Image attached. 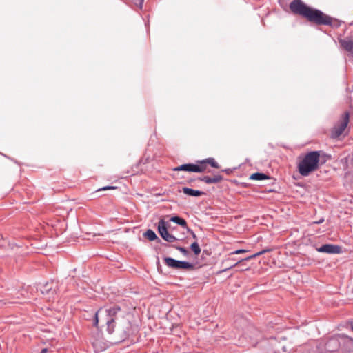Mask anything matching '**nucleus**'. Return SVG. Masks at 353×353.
Here are the masks:
<instances>
[{
    "mask_svg": "<svg viewBox=\"0 0 353 353\" xmlns=\"http://www.w3.org/2000/svg\"><path fill=\"white\" fill-rule=\"evenodd\" d=\"M121 316V311L118 306H113L110 309H100L95 314L94 325L98 327L99 323L101 322V326H107L108 331L110 334L114 332H125L123 328L121 327L117 323V321L119 320Z\"/></svg>",
    "mask_w": 353,
    "mask_h": 353,
    "instance_id": "f257e3e1",
    "label": "nucleus"
},
{
    "mask_svg": "<svg viewBox=\"0 0 353 353\" xmlns=\"http://www.w3.org/2000/svg\"><path fill=\"white\" fill-rule=\"evenodd\" d=\"M290 8L295 13L305 17L308 21L319 25H332V18L321 11L311 8L301 0H294L290 3Z\"/></svg>",
    "mask_w": 353,
    "mask_h": 353,
    "instance_id": "f03ea898",
    "label": "nucleus"
},
{
    "mask_svg": "<svg viewBox=\"0 0 353 353\" xmlns=\"http://www.w3.org/2000/svg\"><path fill=\"white\" fill-rule=\"evenodd\" d=\"M319 159L320 152L319 151H312L306 154L298 164V170L300 174L307 176L311 172L317 170Z\"/></svg>",
    "mask_w": 353,
    "mask_h": 353,
    "instance_id": "7ed1b4c3",
    "label": "nucleus"
},
{
    "mask_svg": "<svg viewBox=\"0 0 353 353\" xmlns=\"http://www.w3.org/2000/svg\"><path fill=\"white\" fill-rule=\"evenodd\" d=\"M163 261L168 267L175 270H191L193 268L192 263L187 261L175 260L171 257H165Z\"/></svg>",
    "mask_w": 353,
    "mask_h": 353,
    "instance_id": "20e7f679",
    "label": "nucleus"
},
{
    "mask_svg": "<svg viewBox=\"0 0 353 353\" xmlns=\"http://www.w3.org/2000/svg\"><path fill=\"white\" fill-rule=\"evenodd\" d=\"M349 122V114L345 113L341 120L339 121V123L335 125L332 131V137L334 138L339 137L345 130Z\"/></svg>",
    "mask_w": 353,
    "mask_h": 353,
    "instance_id": "39448f33",
    "label": "nucleus"
},
{
    "mask_svg": "<svg viewBox=\"0 0 353 353\" xmlns=\"http://www.w3.org/2000/svg\"><path fill=\"white\" fill-rule=\"evenodd\" d=\"M158 231L161 236V237L168 242H174L176 239V238L172 234H169L167 228L163 225V223H159L158 226Z\"/></svg>",
    "mask_w": 353,
    "mask_h": 353,
    "instance_id": "423d86ee",
    "label": "nucleus"
},
{
    "mask_svg": "<svg viewBox=\"0 0 353 353\" xmlns=\"http://www.w3.org/2000/svg\"><path fill=\"white\" fill-rule=\"evenodd\" d=\"M317 251L328 254H337L340 252V247L331 244H325L318 248Z\"/></svg>",
    "mask_w": 353,
    "mask_h": 353,
    "instance_id": "0eeeda50",
    "label": "nucleus"
},
{
    "mask_svg": "<svg viewBox=\"0 0 353 353\" xmlns=\"http://www.w3.org/2000/svg\"><path fill=\"white\" fill-rule=\"evenodd\" d=\"M173 170L195 172V170H199V169L195 167V164L187 163L176 167L173 169Z\"/></svg>",
    "mask_w": 353,
    "mask_h": 353,
    "instance_id": "6e6552de",
    "label": "nucleus"
},
{
    "mask_svg": "<svg viewBox=\"0 0 353 353\" xmlns=\"http://www.w3.org/2000/svg\"><path fill=\"white\" fill-rule=\"evenodd\" d=\"M199 180L208 184L217 183L222 180V177L221 175H215L213 177L204 176L203 177L199 178Z\"/></svg>",
    "mask_w": 353,
    "mask_h": 353,
    "instance_id": "1a4fd4ad",
    "label": "nucleus"
},
{
    "mask_svg": "<svg viewBox=\"0 0 353 353\" xmlns=\"http://www.w3.org/2000/svg\"><path fill=\"white\" fill-rule=\"evenodd\" d=\"M182 192L188 196H200L203 195L204 193L200 190H196L191 189L190 188L184 187L182 189Z\"/></svg>",
    "mask_w": 353,
    "mask_h": 353,
    "instance_id": "9d476101",
    "label": "nucleus"
},
{
    "mask_svg": "<svg viewBox=\"0 0 353 353\" xmlns=\"http://www.w3.org/2000/svg\"><path fill=\"white\" fill-rule=\"evenodd\" d=\"M341 46L349 52L353 50V41L351 39H342L339 41Z\"/></svg>",
    "mask_w": 353,
    "mask_h": 353,
    "instance_id": "9b49d317",
    "label": "nucleus"
},
{
    "mask_svg": "<svg viewBox=\"0 0 353 353\" xmlns=\"http://www.w3.org/2000/svg\"><path fill=\"white\" fill-rule=\"evenodd\" d=\"M170 221L180 225L181 226L183 227L184 228H186V229L188 228L187 223H186L185 220L179 216H172V218H170Z\"/></svg>",
    "mask_w": 353,
    "mask_h": 353,
    "instance_id": "f8f14e48",
    "label": "nucleus"
},
{
    "mask_svg": "<svg viewBox=\"0 0 353 353\" xmlns=\"http://www.w3.org/2000/svg\"><path fill=\"white\" fill-rule=\"evenodd\" d=\"M195 167L199 169V170H195V172H203L206 170V161L202 160L199 161V164H195Z\"/></svg>",
    "mask_w": 353,
    "mask_h": 353,
    "instance_id": "ddd939ff",
    "label": "nucleus"
},
{
    "mask_svg": "<svg viewBox=\"0 0 353 353\" xmlns=\"http://www.w3.org/2000/svg\"><path fill=\"white\" fill-rule=\"evenodd\" d=\"M190 248L195 255H199L201 252V248L196 241H194L191 244Z\"/></svg>",
    "mask_w": 353,
    "mask_h": 353,
    "instance_id": "4468645a",
    "label": "nucleus"
},
{
    "mask_svg": "<svg viewBox=\"0 0 353 353\" xmlns=\"http://www.w3.org/2000/svg\"><path fill=\"white\" fill-rule=\"evenodd\" d=\"M143 236L148 239L150 241L154 240V232L150 229L148 230L145 232L143 233Z\"/></svg>",
    "mask_w": 353,
    "mask_h": 353,
    "instance_id": "2eb2a0df",
    "label": "nucleus"
},
{
    "mask_svg": "<svg viewBox=\"0 0 353 353\" xmlns=\"http://www.w3.org/2000/svg\"><path fill=\"white\" fill-rule=\"evenodd\" d=\"M204 161H206V163L210 164L212 167L214 168H219V165L218 163L214 160V158H208L204 159Z\"/></svg>",
    "mask_w": 353,
    "mask_h": 353,
    "instance_id": "dca6fc26",
    "label": "nucleus"
},
{
    "mask_svg": "<svg viewBox=\"0 0 353 353\" xmlns=\"http://www.w3.org/2000/svg\"><path fill=\"white\" fill-rule=\"evenodd\" d=\"M250 179L260 181L266 179V176L264 174L257 172L252 174L250 176Z\"/></svg>",
    "mask_w": 353,
    "mask_h": 353,
    "instance_id": "f3484780",
    "label": "nucleus"
},
{
    "mask_svg": "<svg viewBox=\"0 0 353 353\" xmlns=\"http://www.w3.org/2000/svg\"><path fill=\"white\" fill-rule=\"evenodd\" d=\"M176 250H178L181 253L183 254V256H188V251L185 248L181 247V246H175L174 247Z\"/></svg>",
    "mask_w": 353,
    "mask_h": 353,
    "instance_id": "a211bd4d",
    "label": "nucleus"
},
{
    "mask_svg": "<svg viewBox=\"0 0 353 353\" xmlns=\"http://www.w3.org/2000/svg\"><path fill=\"white\" fill-rule=\"evenodd\" d=\"M265 252V250L261 251V252H258V253H256V254H255L254 255H252L250 256H248V257L245 258L244 260H247V261L250 260L251 259H253V258L256 257V256H259V255L263 254Z\"/></svg>",
    "mask_w": 353,
    "mask_h": 353,
    "instance_id": "6ab92c4d",
    "label": "nucleus"
},
{
    "mask_svg": "<svg viewBox=\"0 0 353 353\" xmlns=\"http://www.w3.org/2000/svg\"><path fill=\"white\" fill-rule=\"evenodd\" d=\"M116 188H117L114 187V186H105V187H103V188H101L99 189L98 191L108 190H114Z\"/></svg>",
    "mask_w": 353,
    "mask_h": 353,
    "instance_id": "aec40b11",
    "label": "nucleus"
},
{
    "mask_svg": "<svg viewBox=\"0 0 353 353\" xmlns=\"http://www.w3.org/2000/svg\"><path fill=\"white\" fill-rule=\"evenodd\" d=\"M188 230V232H190L192 236V238L195 240V241H196L197 240V236L195 234V233L190 229H189L188 228H187Z\"/></svg>",
    "mask_w": 353,
    "mask_h": 353,
    "instance_id": "412c9836",
    "label": "nucleus"
},
{
    "mask_svg": "<svg viewBox=\"0 0 353 353\" xmlns=\"http://www.w3.org/2000/svg\"><path fill=\"white\" fill-rule=\"evenodd\" d=\"M245 252H246L245 250L241 249V250H235V251L232 252L231 254H241V253H244Z\"/></svg>",
    "mask_w": 353,
    "mask_h": 353,
    "instance_id": "4be33fe9",
    "label": "nucleus"
},
{
    "mask_svg": "<svg viewBox=\"0 0 353 353\" xmlns=\"http://www.w3.org/2000/svg\"><path fill=\"white\" fill-rule=\"evenodd\" d=\"M47 287H48V285H46V286H44V289H43V290H41L42 293H44L45 292H48V291L49 290H50V288H49V289H48Z\"/></svg>",
    "mask_w": 353,
    "mask_h": 353,
    "instance_id": "5701e85b",
    "label": "nucleus"
},
{
    "mask_svg": "<svg viewBox=\"0 0 353 353\" xmlns=\"http://www.w3.org/2000/svg\"><path fill=\"white\" fill-rule=\"evenodd\" d=\"M48 350L47 348H43L41 350V353H47Z\"/></svg>",
    "mask_w": 353,
    "mask_h": 353,
    "instance_id": "b1692460",
    "label": "nucleus"
},
{
    "mask_svg": "<svg viewBox=\"0 0 353 353\" xmlns=\"http://www.w3.org/2000/svg\"><path fill=\"white\" fill-rule=\"evenodd\" d=\"M323 221H324V219H321L319 220L318 221L314 222V223L319 224V223H323Z\"/></svg>",
    "mask_w": 353,
    "mask_h": 353,
    "instance_id": "393cba45",
    "label": "nucleus"
},
{
    "mask_svg": "<svg viewBox=\"0 0 353 353\" xmlns=\"http://www.w3.org/2000/svg\"><path fill=\"white\" fill-rule=\"evenodd\" d=\"M142 3H143V0H141V1H140V2H139V5H138V6H139L140 8H141V7H142Z\"/></svg>",
    "mask_w": 353,
    "mask_h": 353,
    "instance_id": "a878e982",
    "label": "nucleus"
},
{
    "mask_svg": "<svg viewBox=\"0 0 353 353\" xmlns=\"http://www.w3.org/2000/svg\"><path fill=\"white\" fill-rule=\"evenodd\" d=\"M97 343H98V342H97V341H94V342H92V345H93V346H94V347H97Z\"/></svg>",
    "mask_w": 353,
    "mask_h": 353,
    "instance_id": "bb28decb",
    "label": "nucleus"
},
{
    "mask_svg": "<svg viewBox=\"0 0 353 353\" xmlns=\"http://www.w3.org/2000/svg\"><path fill=\"white\" fill-rule=\"evenodd\" d=\"M242 260H240L237 263H236L234 265H233V266H236V265H238Z\"/></svg>",
    "mask_w": 353,
    "mask_h": 353,
    "instance_id": "cd10ccee",
    "label": "nucleus"
},
{
    "mask_svg": "<svg viewBox=\"0 0 353 353\" xmlns=\"http://www.w3.org/2000/svg\"><path fill=\"white\" fill-rule=\"evenodd\" d=\"M155 239H156V242H157V241H159V242L161 241V240H160V239H159L157 238V236H156V237H155Z\"/></svg>",
    "mask_w": 353,
    "mask_h": 353,
    "instance_id": "c85d7f7f",
    "label": "nucleus"
},
{
    "mask_svg": "<svg viewBox=\"0 0 353 353\" xmlns=\"http://www.w3.org/2000/svg\"><path fill=\"white\" fill-rule=\"evenodd\" d=\"M351 327H352V331H353V321H352V323H351Z\"/></svg>",
    "mask_w": 353,
    "mask_h": 353,
    "instance_id": "c756f323",
    "label": "nucleus"
},
{
    "mask_svg": "<svg viewBox=\"0 0 353 353\" xmlns=\"http://www.w3.org/2000/svg\"><path fill=\"white\" fill-rule=\"evenodd\" d=\"M232 267H233V265L228 268V270H230V269L232 268Z\"/></svg>",
    "mask_w": 353,
    "mask_h": 353,
    "instance_id": "7c9ffc66",
    "label": "nucleus"
},
{
    "mask_svg": "<svg viewBox=\"0 0 353 353\" xmlns=\"http://www.w3.org/2000/svg\"><path fill=\"white\" fill-rule=\"evenodd\" d=\"M232 267H233V265L228 268V270H230V269L232 268Z\"/></svg>",
    "mask_w": 353,
    "mask_h": 353,
    "instance_id": "2f4dec72",
    "label": "nucleus"
},
{
    "mask_svg": "<svg viewBox=\"0 0 353 353\" xmlns=\"http://www.w3.org/2000/svg\"><path fill=\"white\" fill-rule=\"evenodd\" d=\"M232 267H233V265L228 268V270H230V269L232 268Z\"/></svg>",
    "mask_w": 353,
    "mask_h": 353,
    "instance_id": "473e14b6",
    "label": "nucleus"
}]
</instances>
